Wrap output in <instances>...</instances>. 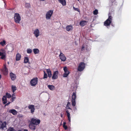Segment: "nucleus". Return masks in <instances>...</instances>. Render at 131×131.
Masks as SVG:
<instances>
[{
    "label": "nucleus",
    "mask_w": 131,
    "mask_h": 131,
    "mask_svg": "<svg viewBox=\"0 0 131 131\" xmlns=\"http://www.w3.org/2000/svg\"><path fill=\"white\" fill-rule=\"evenodd\" d=\"M112 17L111 16V13L108 14V18L104 22V25L106 26H110L112 22Z\"/></svg>",
    "instance_id": "obj_1"
},
{
    "label": "nucleus",
    "mask_w": 131,
    "mask_h": 131,
    "mask_svg": "<svg viewBox=\"0 0 131 131\" xmlns=\"http://www.w3.org/2000/svg\"><path fill=\"white\" fill-rule=\"evenodd\" d=\"M14 19L15 22L17 23H19L21 20V17L18 13L14 14Z\"/></svg>",
    "instance_id": "obj_2"
},
{
    "label": "nucleus",
    "mask_w": 131,
    "mask_h": 131,
    "mask_svg": "<svg viewBox=\"0 0 131 131\" xmlns=\"http://www.w3.org/2000/svg\"><path fill=\"white\" fill-rule=\"evenodd\" d=\"M85 67V63L83 62H81L79 64L77 69V70L79 72H81L84 69Z\"/></svg>",
    "instance_id": "obj_3"
},
{
    "label": "nucleus",
    "mask_w": 131,
    "mask_h": 131,
    "mask_svg": "<svg viewBox=\"0 0 131 131\" xmlns=\"http://www.w3.org/2000/svg\"><path fill=\"white\" fill-rule=\"evenodd\" d=\"M30 122L34 125H37L40 123V121L39 119L32 118L30 119Z\"/></svg>",
    "instance_id": "obj_4"
},
{
    "label": "nucleus",
    "mask_w": 131,
    "mask_h": 131,
    "mask_svg": "<svg viewBox=\"0 0 131 131\" xmlns=\"http://www.w3.org/2000/svg\"><path fill=\"white\" fill-rule=\"evenodd\" d=\"M0 56H1L0 58L2 59H5L6 56V53L5 50L1 49L0 50Z\"/></svg>",
    "instance_id": "obj_5"
},
{
    "label": "nucleus",
    "mask_w": 131,
    "mask_h": 131,
    "mask_svg": "<svg viewBox=\"0 0 131 131\" xmlns=\"http://www.w3.org/2000/svg\"><path fill=\"white\" fill-rule=\"evenodd\" d=\"M76 98V94L75 93L73 92L72 96L71 102L72 104L73 107L75 106L76 103L75 102V99Z\"/></svg>",
    "instance_id": "obj_6"
},
{
    "label": "nucleus",
    "mask_w": 131,
    "mask_h": 131,
    "mask_svg": "<svg viewBox=\"0 0 131 131\" xmlns=\"http://www.w3.org/2000/svg\"><path fill=\"white\" fill-rule=\"evenodd\" d=\"M38 81V78H34L30 81V84L31 86H35L37 84Z\"/></svg>",
    "instance_id": "obj_7"
},
{
    "label": "nucleus",
    "mask_w": 131,
    "mask_h": 131,
    "mask_svg": "<svg viewBox=\"0 0 131 131\" xmlns=\"http://www.w3.org/2000/svg\"><path fill=\"white\" fill-rule=\"evenodd\" d=\"M53 12V11L52 10H50L47 12L46 15V18L47 20L50 19Z\"/></svg>",
    "instance_id": "obj_8"
},
{
    "label": "nucleus",
    "mask_w": 131,
    "mask_h": 131,
    "mask_svg": "<svg viewBox=\"0 0 131 131\" xmlns=\"http://www.w3.org/2000/svg\"><path fill=\"white\" fill-rule=\"evenodd\" d=\"M63 70L64 72V73L63 75V77H67L69 74L70 72L68 70L67 68V67H65L63 68Z\"/></svg>",
    "instance_id": "obj_9"
},
{
    "label": "nucleus",
    "mask_w": 131,
    "mask_h": 131,
    "mask_svg": "<svg viewBox=\"0 0 131 131\" xmlns=\"http://www.w3.org/2000/svg\"><path fill=\"white\" fill-rule=\"evenodd\" d=\"M59 73V72L58 71H54L53 74L52 79L53 80H55L58 78V74Z\"/></svg>",
    "instance_id": "obj_10"
},
{
    "label": "nucleus",
    "mask_w": 131,
    "mask_h": 131,
    "mask_svg": "<svg viewBox=\"0 0 131 131\" xmlns=\"http://www.w3.org/2000/svg\"><path fill=\"white\" fill-rule=\"evenodd\" d=\"M59 57L62 61H64L66 60V57L64 54L61 51L60 52V54Z\"/></svg>",
    "instance_id": "obj_11"
},
{
    "label": "nucleus",
    "mask_w": 131,
    "mask_h": 131,
    "mask_svg": "<svg viewBox=\"0 0 131 131\" xmlns=\"http://www.w3.org/2000/svg\"><path fill=\"white\" fill-rule=\"evenodd\" d=\"M3 74L5 75H7L8 73V70L6 68V65H4V67L2 70Z\"/></svg>",
    "instance_id": "obj_12"
},
{
    "label": "nucleus",
    "mask_w": 131,
    "mask_h": 131,
    "mask_svg": "<svg viewBox=\"0 0 131 131\" xmlns=\"http://www.w3.org/2000/svg\"><path fill=\"white\" fill-rule=\"evenodd\" d=\"M28 107L29 109L30 110L31 113L33 114L35 110L34 105H30L28 106Z\"/></svg>",
    "instance_id": "obj_13"
},
{
    "label": "nucleus",
    "mask_w": 131,
    "mask_h": 131,
    "mask_svg": "<svg viewBox=\"0 0 131 131\" xmlns=\"http://www.w3.org/2000/svg\"><path fill=\"white\" fill-rule=\"evenodd\" d=\"M116 0H112L109 3L110 6H116L117 4V2L116 1Z\"/></svg>",
    "instance_id": "obj_14"
},
{
    "label": "nucleus",
    "mask_w": 131,
    "mask_h": 131,
    "mask_svg": "<svg viewBox=\"0 0 131 131\" xmlns=\"http://www.w3.org/2000/svg\"><path fill=\"white\" fill-rule=\"evenodd\" d=\"M10 76L12 80L13 81H14L16 79V75L12 72L10 73Z\"/></svg>",
    "instance_id": "obj_15"
},
{
    "label": "nucleus",
    "mask_w": 131,
    "mask_h": 131,
    "mask_svg": "<svg viewBox=\"0 0 131 131\" xmlns=\"http://www.w3.org/2000/svg\"><path fill=\"white\" fill-rule=\"evenodd\" d=\"M39 31L38 29H35L34 34L36 37H37L39 35Z\"/></svg>",
    "instance_id": "obj_16"
},
{
    "label": "nucleus",
    "mask_w": 131,
    "mask_h": 131,
    "mask_svg": "<svg viewBox=\"0 0 131 131\" xmlns=\"http://www.w3.org/2000/svg\"><path fill=\"white\" fill-rule=\"evenodd\" d=\"M35 125H34L30 122L29 125V128L31 129L35 130L36 129V126Z\"/></svg>",
    "instance_id": "obj_17"
},
{
    "label": "nucleus",
    "mask_w": 131,
    "mask_h": 131,
    "mask_svg": "<svg viewBox=\"0 0 131 131\" xmlns=\"http://www.w3.org/2000/svg\"><path fill=\"white\" fill-rule=\"evenodd\" d=\"M8 112L14 115H16L17 113V112L15 110L13 109L9 110Z\"/></svg>",
    "instance_id": "obj_18"
},
{
    "label": "nucleus",
    "mask_w": 131,
    "mask_h": 131,
    "mask_svg": "<svg viewBox=\"0 0 131 131\" xmlns=\"http://www.w3.org/2000/svg\"><path fill=\"white\" fill-rule=\"evenodd\" d=\"M87 22L88 21L85 20L81 21L80 23V25L81 26L83 27L85 26Z\"/></svg>",
    "instance_id": "obj_19"
},
{
    "label": "nucleus",
    "mask_w": 131,
    "mask_h": 131,
    "mask_svg": "<svg viewBox=\"0 0 131 131\" xmlns=\"http://www.w3.org/2000/svg\"><path fill=\"white\" fill-rule=\"evenodd\" d=\"M7 49L9 52H12L14 50V48L13 46H9L7 47Z\"/></svg>",
    "instance_id": "obj_20"
},
{
    "label": "nucleus",
    "mask_w": 131,
    "mask_h": 131,
    "mask_svg": "<svg viewBox=\"0 0 131 131\" xmlns=\"http://www.w3.org/2000/svg\"><path fill=\"white\" fill-rule=\"evenodd\" d=\"M7 97L6 96L4 95L3 96V98H2V100L3 102V103L4 104H5L7 102Z\"/></svg>",
    "instance_id": "obj_21"
},
{
    "label": "nucleus",
    "mask_w": 131,
    "mask_h": 131,
    "mask_svg": "<svg viewBox=\"0 0 131 131\" xmlns=\"http://www.w3.org/2000/svg\"><path fill=\"white\" fill-rule=\"evenodd\" d=\"M66 112L67 114V116L68 118V119L69 121V122L70 123L71 122V117L70 116V114L69 112V111L66 110Z\"/></svg>",
    "instance_id": "obj_22"
},
{
    "label": "nucleus",
    "mask_w": 131,
    "mask_h": 131,
    "mask_svg": "<svg viewBox=\"0 0 131 131\" xmlns=\"http://www.w3.org/2000/svg\"><path fill=\"white\" fill-rule=\"evenodd\" d=\"M6 122H4L2 123L1 125V127L3 129H4L5 128H6Z\"/></svg>",
    "instance_id": "obj_23"
},
{
    "label": "nucleus",
    "mask_w": 131,
    "mask_h": 131,
    "mask_svg": "<svg viewBox=\"0 0 131 131\" xmlns=\"http://www.w3.org/2000/svg\"><path fill=\"white\" fill-rule=\"evenodd\" d=\"M47 72V73L48 76L49 78H51L52 76V74L51 71L50 69H48L46 70Z\"/></svg>",
    "instance_id": "obj_24"
},
{
    "label": "nucleus",
    "mask_w": 131,
    "mask_h": 131,
    "mask_svg": "<svg viewBox=\"0 0 131 131\" xmlns=\"http://www.w3.org/2000/svg\"><path fill=\"white\" fill-rule=\"evenodd\" d=\"M21 58V55L19 53H17L16 56V60L18 61L20 60Z\"/></svg>",
    "instance_id": "obj_25"
},
{
    "label": "nucleus",
    "mask_w": 131,
    "mask_h": 131,
    "mask_svg": "<svg viewBox=\"0 0 131 131\" xmlns=\"http://www.w3.org/2000/svg\"><path fill=\"white\" fill-rule=\"evenodd\" d=\"M48 86L49 89L52 91L54 90L55 89V86L53 85H48Z\"/></svg>",
    "instance_id": "obj_26"
},
{
    "label": "nucleus",
    "mask_w": 131,
    "mask_h": 131,
    "mask_svg": "<svg viewBox=\"0 0 131 131\" xmlns=\"http://www.w3.org/2000/svg\"><path fill=\"white\" fill-rule=\"evenodd\" d=\"M58 1L63 6H65L66 5V2L65 0H58Z\"/></svg>",
    "instance_id": "obj_27"
},
{
    "label": "nucleus",
    "mask_w": 131,
    "mask_h": 131,
    "mask_svg": "<svg viewBox=\"0 0 131 131\" xmlns=\"http://www.w3.org/2000/svg\"><path fill=\"white\" fill-rule=\"evenodd\" d=\"M72 27L71 25H68L66 27V29L68 31H70V30L72 29Z\"/></svg>",
    "instance_id": "obj_28"
},
{
    "label": "nucleus",
    "mask_w": 131,
    "mask_h": 131,
    "mask_svg": "<svg viewBox=\"0 0 131 131\" xmlns=\"http://www.w3.org/2000/svg\"><path fill=\"white\" fill-rule=\"evenodd\" d=\"M33 50L35 54H38L39 53V50L38 49H34Z\"/></svg>",
    "instance_id": "obj_29"
},
{
    "label": "nucleus",
    "mask_w": 131,
    "mask_h": 131,
    "mask_svg": "<svg viewBox=\"0 0 131 131\" xmlns=\"http://www.w3.org/2000/svg\"><path fill=\"white\" fill-rule=\"evenodd\" d=\"M12 92L13 93H14L17 90V88L16 87L15 85H12Z\"/></svg>",
    "instance_id": "obj_30"
},
{
    "label": "nucleus",
    "mask_w": 131,
    "mask_h": 131,
    "mask_svg": "<svg viewBox=\"0 0 131 131\" xmlns=\"http://www.w3.org/2000/svg\"><path fill=\"white\" fill-rule=\"evenodd\" d=\"M29 58L28 57H25L24 58V63H27L28 62Z\"/></svg>",
    "instance_id": "obj_31"
},
{
    "label": "nucleus",
    "mask_w": 131,
    "mask_h": 131,
    "mask_svg": "<svg viewBox=\"0 0 131 131\" xmlns=\"http://www.w3.org/2000/svg\"><path fill=\"white\" fill-rule=\"evenodd\" d=\"M5 95L6 96L7 98V97L8 98H10L12 97L11 95L9 93H6V95Z\"/></svg>",
    "instance_id": "obj_32"
},
{
    "label": "nucleus",
    "mask_w": 131,
    "mask_h": 131,
    "mask_svg": "<svg viewBox=\"0 0 131 131\" xmlns=\"http://www.w3.org/2000/svg\"><path fill=\"white\" fill-rule=\"evenodd\" d=\"M6 43V41H5L3 40L2 41H1L0 42V44L2 46H4L5 45Z\"/></svg>",
    "instance_id": "obj_33"
},
{
    "label": "nucleus",
    "mask_w": 131,
    "mask_h": 131,
    "mask_svg": "<svg viewBox=\"0 0 131 131\" xmlns=\"http://www.w3.org/2000/svg\"><path fill=\"white\" fill-rule=\"evenodd\" d=\"M48 77V75H47V74L45 72V71H44V76H43V78L44 79H46Z\"/></svg>",
    "instance_id": "obj_34"
},
{
    "label": "nucleus",
    "mask_w": 131,
    "mask_h": 131,
    "mask_svg": "<svg viewBox=\"0 0 131 131\" xmlns=\"http://www.w3.org/2000/svg\"><path fill=\"white\" fill-rule=\"evenodd\" d=\"M32 52V50L30 49H28L27 50V52L28 53L30 54Z\"/></svg>",
    "instance_id": "obj_35"
},
{
    "label": "nucleus",
    "mask_w": 131,
    "mask_h": 131,
    "mask_svg": "<svg viewBox=\"0 0 131 131\" xmlns=\"http://www.w3.org/2000/svg\"><path fill=\"white\" fill-rule=\"evenodd\" d=\"M98 10L97 9H95L94 11H93V14L95 15H97L98 14Z\"/></svg>",
    "instance_id": "obj_36"
},
{
    "label": "nucleus",
    "mask_w": 131,
    "mask_h": 131,
    "mask_svg": "<svg viewBox=\"0 0 131 131\" xmlns=\"http://www.w3.org/2000/svg\"><path fill=\"white\" fill-rule=\"evenodd\" d=\"M30 4L27 3L25 4V6L26 7L29 8L30 7Z\"/></svg>",
    "instance_id": "obj_37"
},
{
    "label": "nucleus",
    "mask_w": 131,
    "mask_h": 131,
    "mask_svg": "<svg viewBox=\"0 0 131 131\" xmlns=\"http://www.w3.org/2000/svg\"><path fill=\"white\" fill-rule=\"evenodd\" d=\"M16 98V97L15 96H12L11 99V101L12 102H13L14 101V100Z\"/></svg>",
    "instance_id": "obj_38"
},
{
    "label": "nucleus",
    "mask_w": 131,
    "mask_h": 131,
    "mask_svg": "<svg viewBox=\"0 0 131 131\" xmlns=\"http://www.w3.org/2000/svg\"><path fill=\"white\" fill-rule=\"evenodd\" d=\"M14 129L13 128L10 127L8 130L7 131H14Z\"/></svg>",
    "instance_id": "obj_39"
},
{
    "label": "nucleus",
    "mask_w": 131,
    "mask_h": 131,
    "mask_svg": "<svg viewBox=\"0 0 131 131\" xmlns=\"http://www.w3.org/2000/svg\"><path fill=\"white\" fill-rule=\"evenodd\" d=\"M73 8L76 11H78L79 12H80L79 9V8H75L74 7H73Z\"/></svg>",
    "instance_id": "obj_40"
},
{
    "label": "nucleus",
    "mask_w": 131,
    "mask_h": 131,
    "mask_svg": "<svg viewBox=\"0 0 131 131\" xmlns=\"http://www.w3.org/2000/svg\"><path fill=\"white\" fill-rule=\"evenodd\" d=\"M84 48L85 47L84 46V45H83L82 47V51L84 50L85 49Z\"/></svg>",
    "instance_id": "obj_41"
},
{
    "label": "nucleus",
    "mask_w": 131,
    "mask_h": 131,
    "mask_svg": "<svg viewBox=\"0 0 131 131\" xmlns=\"http://www.w3.org/2000/svg\"><path fill=\"white\" fill-rule=\"evenodd\" d=\"M63 127L65 130H66L68 128L67 126L66 125L63 126Z\"/></svg>",
    "instance_id": "obj_42"
},
{
    "label": "nucleus",
    "mask_w": 131,
    "mask_h": 131,
    "mask_svg": "<svg viewBox=\"0 0 131 131\" xmlns=\"http://www.w3.org/2000/svg\"><path fill=\"white\" fill-rule=\"evenodd\" d=\"M66 108L68 109H70L71 110V109L70 108L69 106H67Z\"/></svg>",
    "instance_id": "obj_43"
},
{
    "label": "nucleus",
    "mask_w": 131,
    "mask_h": 131,
    "mask_svg": "<svg viewBox=\"0 0 131 131\" xmlns=\"http://www.w3.org/2000/svg\"><path fill=\"white\" fill-rule=\"evenodd\" d=\"M70 105V103L69 102H68L67 106H69Z\"/></svg>",
    "instance_id": "obj_44"
},
{
    "label": "nucleus",
    "mask_w": 131,
    "mask_h": 131,
    "mask_svg": "<svg viewBox=\"0 0 131 131\" xmlns=\"http://www.w3.org/2000/svg\"><path fill=\"white\" fill-rule=\"evenodd\" d=\"M10 103V102H9L8 103H7L5 105V106L8 105Z\"/></svg>",
    "instance_id": "obj_45"
},
{
    "label": "nucleus",
    "mask_w": 131,
    "mask_h": 131,
    "mask_svg": "<svg viewBox=\"0 0 131 131\" xmlns=\"http://www.w3.org/2000/svg\"><path fill=\"white\" fill-rule=\"evenodd\" d=\"M73 110L74 111H76V110H77V108L76 107H74V108H73Z\"/></svg>",
    "instance_id": "obj_46"
},
{
    "label": "nucleus",
    "mask_w": 131,
    "mask_h": 131,
    "mask_svg": "<svg viewBox=\"0 0 131 131\" xmlns=\"http://www.w3.org/2000/svg\"><path fill=\"white\" fill-rule=\"evenodd\" d=\"M66 122H63V126L66 125Z\"/></svg>",
    "instance_id": "obj_47"
},
{
    "label": "nucleus",
    "mask_w": 131,
    "mask_h": 131,
    "mask_svg": "<svg viewBox=\"0 0 131 131\" xmlns=\"http://www.w3.org/2000/svg\"><path fill=\"white\" fill-rule=\"evenodd\" d=\"M61 116L62 117H63V115L62 114H61Z\"/></svg>",
    "instance_id": "obj_48"
},
{
    "label": "nucleus",
    "mask_w": 131,
    "mask_h": 131,
    "mask_svg": "<svg viewBox=\"0 0 131 131\" xmlns=\"http://www.w3.org/2000/svg\"><path fill=\"white\" fill-rule=\"evenodd\" d=\"M12 96H15V94L14 93H13V94L12 95Z\"/></svg>",
    "instance_id": "obj_49"
},
{
    "label": "nucleus",
    "mask_w": 131,
    "mask_h": 131,
    "mask_svg": "<svg viewBox=\"0 0 131 131\" xmlns=\"http://www.w3.org/2000/svg\"><path fill=\"white\" fill-rule=\"evenodd\" d=\"M24 131H28V130L27 129H24Z\"/></svg>",
    "instance_id": "obj_50"
},
{
    "label": "nucleus",
    "mask_w": 131,
    "mask_h": 131,
    "mask_svg": "<svg viewBox=\"0 0 131 131\" xmlns=\"http://www.w3.org/2000/svg\"><path fill=\"white\" fill-rule=\"evenodd\" d=\"M45 0H40V1H45Z\"/></svg>",
    "instance_id": "obj_51"
},
{
    "label": "nucleus",
    "mask_w": 131,
    "mask_h": 131,
    "mask_svg": "<svg viewBox=\"0 0 131 131\" xmlns=\"http://www.w3.org/2000/svg\"><path fill=\"white\" fill-rule=\"evenodd\" d=\"M1 77H2L1 75V74H0V79L1 78Z\"/></svg>",
    "instance_id": "obj_52"
},
{
    "label": "nucleus",
    "mask_w": 131,
    "mask_h": 131,
    "mask_svg": "<svg viewBox=\"0 0 131 131\" xmlns=\"http://www.w3.org/2000/svg\"><path fill=\"white\" fill-rule=\"evenodd\" d=\"M18 131H20V130H18Z\"/></svg>",
    "instance_id": "obj_53"
},
{
    "label": "nucleus",
    "mask_w": 131,
    "mask_h": 131,
    "mask_svg": "<svg viewBox=\"0 0 131 131\" xmlns=\"http://www.w3.org/2000/svg\"><path fill=\"white\" fill-rule=\"evenodd\" d=\"M78 1H79V0H78Z\"/></svg>",
    "instance_id": "obj_54"
}]
</instances>
